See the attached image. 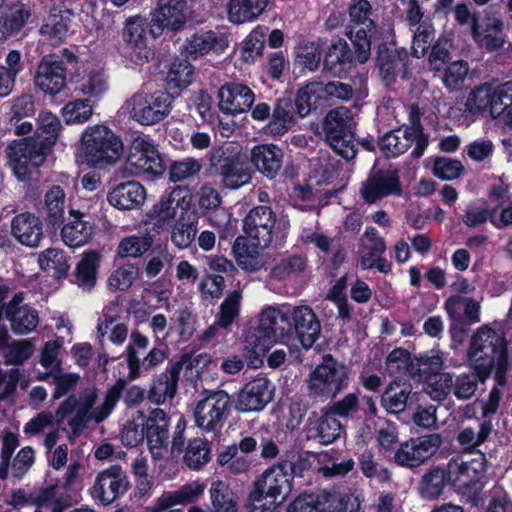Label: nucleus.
<instances>
[{"label":"nucleus","instance_id":"ddd939ff","mask_svg":"<svg viewBox=\"0 0 512 512\" xmlns=\"http://www.w3.org/2000/svg\"><path fill=\"white\" fill-rule=\"evenodd\" d=\"M417 112L412 107L411 118ZM414 145L411 152L415 158L420 157L428 146V137L423 133L421 126L412 119V125L402 127L386 133L379 142L380 150L387 157H397L403 154L410 146Z\"/></svg>","mask_w":512,"mask_h":512},{"label":"nucleus","instance_id":"6ab92c4d","mask_svg":"<svg viewBox=\"0 0 512 512\" xmlns=\"http://www.w3.org/2000/svg\"><path fill=\"white\" fill-rule=\"evenodd\" d=\"M441 442L439 434L412 438L401 444L395 452V462L405 467H418L436 453Z\"/></svg>","mask_w":512,"mask_h":512},{"label":"nucleus","instance_id":"c03bdc74","mask_svg":"<svg viewBox=\"0 0 512 512\" xmlns=\"http://www.w3.org/2000/svg\"><path fill=\"white\" fill-rule=\"evenodd\" d=\"M181 367V362H178L173 365L168 372L161 373L153 381V384L149 390V399L152 402L156 404H162L167 399L174 397Z\"/></svg>","mask_w":512,"mask_h":512},{"label":"nucleus","instance_id":"4468645a","mask_svg":"<svg viewBox=\"0 0 512 512\" xmlns=\"http://www.w3.org/2000/svg\"><path fill=\"white\" fill-rule=\"evenodd\" d=\"M288 226V220H276L270 207L258 206L246 216L243 228L253 245L266 248L271 244L273 237L280 231H285Z\"/></svg>","mask_w":512,"mask_h":512},{"label":"nucleus","instance_id":"79ce46f5","mask_svg":"<svg viewBox=\"0 0 512 512\" xmlns=\"http://www.w3.org/2000/svg\"><path fill=\"white\" fill-rule=\"evenodd\" d=\"M503 26V21L499 18L487 17L474 27L472 37L480 46L489 51H495L504 44Z\"/></svg>","mask_w":512,"mask_h":512},{"label":"nucleus","instance_id":"dca6fc26","mask_svg":"<svg viewBox=\"0 0 512 512\" xmlns=\"http://www.w3.org/2000/svg\"><path fill=\"white\" fill-rule=\"evenodd\" d=\"M230 396L225 391H215L200 400L194 409L195 424L202 431L218 432L224 425Z\"/></svg>","mask_w":512,"mask_h":512},{"label":"nucleus","instance_id":"7ed1b4c3","mask_svg":"<svg viewBox=\"0 0 512 512\" xmlns=\"http://www.w3.org/2000/svg\"><path fill=\"white\" fill-rule=\"evenodd\" d=\"M36 139L13 142L8 148V163L16 178L26 181L30 176V165L38 167L44 163L46 151L55 144L61 122L49 112H40L37 118Z\"/></svg>","mask_w":512,"mask_h":512},{"label":"nucleus","instance_id":"6e6d98bb","mask_svg":"<svg viewBox=\"0 0 512 512\" xmlns=\"http://www.w3.org/2000/svg\"><path fill=\"white\" fill-rule=\"evenodd\" d=\"M99 259L100 255L96 251L83 253L76 267V280L80 287L90 289L95 285Z\"/></svg>","mask_w":512,"mask_h":512},{"label":"nucleus","instance_id":"b1692460","mask_svg":"<svg viewBox=\"0 0 512 512\" xmlns=\"http://www.w3.org/2000/svg\"><path fill=\"white\" fill-rule=\"evenodd\" d=\"M128 485L125 472L119 466H112L98 474L91 495L94 499L109 504L124 494Z\"/></svg>","mask_w":512,"mask_h":512},{"label":"nucleus","instance_id":"72a5a7b5","mask_svg":"<svg viewBox=\"0 0 512 512\" xmlns=\"http://www.w3.org/2000/svg\"><path fill=\"white\" fill-rule=\"evenodd\" d=\"M342 426L329 410L321 411L320 415L313 414L308 419V435L317 439L321 444L328 445L340 437Z\"/></svg>","mask_w":512,"mask_h":512},{"label":"nucleus","instance_id":"e433bc0d","mask_svg":"<svg viewBox=\"0 0 512 512\" xmlns=\"http://www.w3.org/2000/svg\"><path fill=\"white\" fill-rule=\"evenodd\" d=\"M21 300L19 295H15L9 302L6 308V318L15 333L28 334L38 325V312L28 305H20Z\"/></svg>","mask_w":512,"mask_h":512},{"label":"nucleus","instance_id":"8fccbe9b","mask_svg":"<svg viewBox=\"0 0 512 512\" xmlns=\"http://www.w3.org/2000/svg\"><path fill=\"white\" fill-rule=\"evenodd\" d=\"M265 248L253 245L252 241L247 245L237 240L233 246V253L237 264L247 271L260 270L266 264L263 253Z\"/></svg>","mask_w":512,"mask_h":512},{"label":"nucleus","instance_id":"a211bd4d","mask_svg":"<svg viewBox=\"0 0 512 512\" xmlns=\"http://www.w3.org/2000/svg\"><path fill=\"white\" fill-rule=\"evenodd\" d=\"M228 148L218 147L210 154L211 167L215 168L221 184L228 189H238L251 179L248 167L239 157L226 156Z\"/></svg>","mask_w":512,"mask_h":512},{"label":"nucleus","instance_id":"0e129e2a","mask_svg":"<svg viewBox=\"0 0 512 512\" xmlns=\"http://www.w3.org/2000/svg\"><path fill=\"white\" fill-rule=\"evenodd\" d=\"M210 460V445L207 440L195 438L189 441L185 454V464L193 470H198Z\"/></svg>","mask_w":512,"mask_h":512},{"label":"nucleus","instance_id":"09e8293b","mask_svg":"<svg viewBox=\"0 0 512 512\" xmlns=\"http://www.w3.org/2000/svg\"><path fill=\"white\" fill-rule=\"evenodd\" d=\"M66 194L58 185L52 186L44 196V213L47 223L60 226L65 220Z\"/></svg>","mask_w":512,"mask_h":512},{"label":"nucleus","instance_id":"2eb2a0df","mask_svg":"<svg viewBox=\"0 0 512 512\" xmlns=\"http://www.w3.org/2000/svg\"><path fill=\"white\" fill-rule=\"evenodd\" d=\"M192 196L186 188H174L168 195H163L148 212V217L157 233L167 230L182 212L191 208Z\"/></svg>","mask_w":512,"mask_h":512},{"label":"nucleus","instance_id":"cd10ccee","mask_svg":"<svg viewBox=\"0 0 512 512\" xmlns=\"http://www.w3.org/2000/svg\"><path fill=\"white\" fill-rule=\"evenodd\" d=\"M75 91L99 100L108 90L104 71L91 62L83 63L71 78Z\"/></svg>","mask_w":512,"mask_h":512},{"label":"nucleus","instance_id":"052dcab7","mask_svg":"<svg viewBox=\"0 0 512 512\" xmlns=\"http://www.w3.org/2000/svg\"><path fill=\"white\" fill-rule=\"evenodd\" d=\"M488 377H484L479 371L461 373L453 376L452 394L458 400H468L476 392L478 383L484 382Z\"/></svg>","mask_w":512,"mask_h":512},{"label":"nucleus","instance_id":"e2e57ef3","mask_svg":"<svg viewBox=\"0 0 512 512\" xmlns=\"http://www.w3.org/2000/svg\"><path fill=\"white\" fill-rule=\"evenodd\" d=\"M447 478L448 474L446 475L445 470L439 467L424 474L419 484L421 496L425 499L439 497L443 492Z\"/></svg>","mask_w":512,"mask_h":512},{"label":"nucleus","instance_id":"58836bf2","mask_svg":"<svg viewBox=\"0 0 512 512\" xmlns=\"http://www.w3.org/2000/svg\"><path fill=\"white\" fill-rule=\"evenodd\" d=\"M228 46L224 35L214 31H201L187 39L185 52L192 58L203 56L210 51L222 52Z\"/></svg>","mask_w":512,"mask_h":512},{"label":"nucleus","instance_id":"f03ea898","mask_svg":"<svg viewBox=\"0 0 512 512\" xmlns=\"http://www.w3.org/2000/svg\"><path fill=\"white\" fill-rule=\"evenodd\" d=\"M467 361L475 371L489 377L495 370V380L499 386L507 383L508 341L496 323L484 324L477 328L470 338Z\"/></svg>","mask_w":512,"mask_h":512},{"label":"nucleus","instance_id":"3c124183","mask_svg":"<svg viewBox=\"0 0 512 512\" xmlns=\"http://www.w3.org/2000/svg\"><path fill=\"white\" fill-rule=\"evenodd\" d=\"M322 101H325L323 83L319 81H312L300 88L297 93L295 100L297 113L300 117H305Z\"/></svg>","mask_w":512,"mask_h":512},{"label":"nucleus","instance_id":"423d86ee","mask_svg":"<svg viewBox=\"0 0 512 512\" xmlns=\"http://www.w3.org/2000/svg\"><path fill=\"white\" fill-rule=\"evenodd\" d=\"M287 321L288 306L283 308L269 306L262 310L258 326L249 329L244 336V352L252 364L286 334L283 324H287Z\"/></svg>","mask_w":512,"mask_h":512},{"label":"nucleus","instance_id":"de8ad7c7","mask_svg":"<svg viewBox=\"0 0 512 512\" xmlns=\"http://www.w3.org/2000/svg\"><path fill=\"white\" fill-rule=\"evenodd\" d=\"M411 391V384L407 381L395 380L391 382L382 395V406L388 413L404 411Z\"/></svg>","mask_w":512,"mask_h":512},{"label":"nucleus","instance_id":"bb28decb","mask_svg":"<svg viewBox=\"0 0 512 512\" xmlns=\"http://www.w3.org/2000/svg\"><path fill=\"white\" fill-rule=\"evenodd\" d=\"M219 109L228 115H237L251 109L255 94L247 85L229 82L221 86L218 92Z\"/></svg>","mask_w":512,"mask_h":512},{"label":"nucleus","instance_id":"f257e3e1","mask_svg":"<svg viewBox=\"0 0 512 512\" xmlns=\"http://www.w3.org/2000/svg\"><path fill=\"white\" fill-rule=\"evenodd\" d=\"M124 385L125 381L119 379L101 398L98 397L96 388H87L79 394L68 396L56 410L57 422L67 420L74 435L82 432L89 422H103L116 406Z\"/></svg>","mask_w":512,"mask_h":512},{"label":"nucleus","instance_id":"f3484780","mask_svg":"<svg viewBox=\"0 0 512 512\" xmlns=\"http://www.w3.org/2000/svg\"><path fill=\"white\" fill-rule=\"evenodd\" d=\"M126 163L134 174L160 176L166 168L155 143L141 136L131 142Z\"/></svg>","mask_w":512,"mask_h":512},{"label":"nucleus","instance_id":"a18cd8bd","mask_svg":"<svg viewBox=\"0 0 512 512\" xmlns=\"http://www.w3.org/2000/svg\"><path fill=\"white\" fill-rule=\"evenodd\" d=\"M171 242L179 249L188 248L197 233V218L193 211L182 212L180 219L171 226Z\"/></svg>","mask_w":512,"mask_h":512},{"label":"nucleus","instance_id":"412c9836","mask_svg":"<svg viewBox=\"0 0 512 512\" xmlns=\"http://www.w3.org/2000/svg\"><path fill=\"white\" fill-rule=\"evenodd\" d=\"M274 390V385L269 379L257 377L239 391L235 408L240 412H259L272 401Z\"/></svg>","mask_w":512,"mask_h":512},{"label":"nucleus","instance_id":"f8f14e48","mask_svg":"<svg viewBox=\"0 0 512 512\" xmlns=\"http://www.w3.org/2000/svg\"><path fill=\"white\" fill-rule=\"evenodd\" d=\"M146 29L147 22L140 16L131 17L126 21L122 31V58L126 68L136 69L152 58L153 51L147 44Z\"/></svg>","mask_w":512,"mask_h":512},{"label":"nucleus","instance_id":"f704fd0d","mask_svg":"<svg viewBox=\"0 0 512 512\" xmlns=\"http://www.w3.org/2000/svg\"><path fill=\"white\" fill-rule=\"evenodd\" d=\"M146 199V190L135 181L117 185L107 195L108 202L121 210H131L140 207Z\"/></svg>","mask_w":512,"mask_h":512},{"label":"nucleus","instance_id":"a19ab883","mask_svg":"<svg viewBox=\"0 0 512 512\" xmlns=\"http://www.w3.org/2000/svg\"><path fill=\"white\" fill-rule=\"evenodd\" d=\"M270 0H228L226 14L229 22L244 24L256 21L266 10Z\"/></svg>","mask_w":512,"mask_h":512},{"label":"nucleus","instance_id":"7c9ffc66","mask_svg":"<svg viewBox=\"0 0 512 512\" xmlns=\"http://www.w3.org/2000/svg\"><path fill=\"white\" fill-rule=\"evenodd\" d=\"M35 84L46 94L60 93L66 87V70L63 62L43 58L37 68Z\"/></svg>","mask_w":512,"mask_h":512},{"label":"nucleus","instance_id":"c9c22d12","mask_svg":"<svg viewBox=\"0 0 512 512\" xmlns=\"http://www.w3.org/2000/svg\"><path fill=\"white\" fill-rule=\"evenodd\" d=\"M250 160L260 173L273 178L282 167L283 151L273 144L256 145L251 149Z\"/></svg>","mask_w":512,"mask_h":512},{"label":"nucleus","instance_id":"ea45409f","mask_svg":"<svg viewBox=\"0 0 512 512\" xmlns=\"http://www.w3.org/2000/svg\"><path fill=\"white\" fill-rule=\"evenodd\" d=\"M7 1L0 0V44L18 34L26 24L30 11L24 4H16L6 12Z\"/></svg>","mask_w":512,"mask_h":512},{"label":"nucleus","instance_id":"864d4df0","mask_svg":"<svg viewBox=\"0 0 512 512\" xmlns=\"http://www.w3.org/2000/svg\"><path fill=\"white\" fill-rule=\"evenodd\" d=\"M443 365L444 360L439 351L431 350L415 358L414 365L411 366V375L423 382L428 376L441 373Z\"/></svg>","mask_w":512,"mask_h":512},{"label":"nucleus","instance_id":"9b49d317","mask_svg":"<svg viewBox=\"0 0 512 512\" xmlns=\"http://www.w3.org/2000/svg\"><path fill=\"white\" fill-rule=\"evenodd\" d=\"M349 369L332 356L324 357L309 377V391L316 397H335L348 385Z\"/></svg>","mask_w":512,"mask_h":512},{"label":"nucleus","instance_id":"338daca9","mask_svg":"<svg viewBox=\"0 0 512 512\" xmlns=\"http://www.w3.org/2000/svg\"><path fill=\"white\" fill-rule=\"evenodd\" d=\"M153 244L149 234L131 235L123 238L117 248L120 257L136 258L147 252Z\"/></svg>","mask_w":512,"mask_h":512},{"label":"nucleus","instance_id":"9d476101","mask_svg":"<svg viewBox=\"0 0 512 512\" xmlns=\"http://www.w3.org/2000/svg\"><path fill=\"white\" fill-rule=\"evenodd\" d=\"M353 127V117L346 107L331 110L324 119L327 143L338 155L347 160L356 155Z\"/></svg>","mask_w":512,"mask_h":512},{"label":"nucleus","instance_id":"2f4dec72","mask_svg":"<svg viewBox=\"0 0 512 512\" xmlns=\"http://www.w3.org/2000/svg\"><path fill=\"white\" fill-rule=\"evenodd\" d=\"M11 233L22 245L31 248L37 247L43 236L42 223L32 213H20L12 219Z\"/></svg>","mask_w":512,"mask_h":512},{"label":"nucleus","instance_id":"69168bd1","mask_svg":"<svg viewBox=\"0 0 512 512\" xmlns=\"http://www.w3.org/2000/svg\"><path fill=\"white\" fill-rule=\"evenodd\" d=\"M377 62L379 73L386 84L392 82L397 72L404 66L401 55L396 50L387 48L379 49Z\"/></svg>","mask_w":512,"mask_h":512},{"label":"nucleus","instance_id":"aec40b11","mask_svg":"<svg viewBox=\"0 0 512 512\" xmlns=\"http://www.w3.org/2000/svg\"><path fill=\"white\" fill-rule=\"evenodd\" d=\"M186 21L185 0H159L152 13L150 34L158 37L167 29L179 30Z\"/></svg>","mask_w":512,"mask_h":512},{"label":"nucleus","instance_id":"680f3d73","mask_svg":"<svg viewBox=\"0 0 512 512\" xmlns=\"http://www.w3.org/2000/svg\"><path fill=\"white\" fill-rule=\"evenodd\" d=\"M241 300V292L234 290L228 293L219 307L215 322L217 327L226 329L232 325L240 313Z\"/></svg>","mask_w":512,"mask_h":512},{"label":"nucleus","instance_id":"49530a36","mask_svg":"<svg viewBox=\"0 0 512 512\" xmlns=\"http://www.w3.org/2000/svg\"><path fill=\"white\" fill-rule=\"evenodd\" d=\"M210 512H238V497L223 481L212 482L209 488Z\"/></svg>","mask_w":512,"mask_h":512},{"label":"nucleus","instance_id":"20e7f679","mask_svg":"<svg viewBox=\"0 0 512 512\" xmlns=\"http://www.w3.org/2000/svg\"><path fill=\"white\" fill-rule=\"evenodd\" d=\"M292 481L293 476L285 464L266 469L249 492L248 512H274L291 493Z\"/></svg>","mask_w":512,"mask_h":512},{"label":"nucleus","instance_id":"6e6552de","mask_svg":"<svg viewBox=\"0 0 512 512\" xmlns=\"http://www.w3.org/2000/svg\"><path fill=\"white\" fill-rule=\"evenodd\" d=\"M131 119L140 125L152 126L163 121L173 108V97L165 91L133 94L125 104Z\"/></svg>","mask_w":512,"mask_h":512},{"label":"nucleus","instance_id":"4be33fe9","mask_svg":"<svg viewBox=\"0 0 512 512\" xmlns=\"http://www.w3.org/2000/svg\"><path fill=\"white\" fill-rule=\"evenodd\" d=\"M287 325L293 327L301 346L307 350L313 346L321 332L320 322L307 305L288 306Z\"/></svg>","mask_w":512,"mask_h":512},{"label":"nucleus","instance_id":"5701e85b","mask_svg":"<svg viewBox=\"0 0 512 512\" xmlns=\"http://www.w3.org/2000/svg\"><path fill=\"white\" fill-rule=\"evenodd\" d=\"M486 460L484 454H477L471 460H453L448 465V480L459 491L466 492L484 476Z\"/></svg>","mask_w":512,"mask_h":512},{"label":"nucleus","instance_id":"4d7b16f0","mask_svg":"<svg viewBox=\"0 0 512 512\" xmlns=\"http://www.w3.org/2000/svg\"><path fill=\"white\" fill-rule=\"evenodd\" d=\"M194 69L186 60H176L167 72L165 81L169 89L183 90L193 82Z\"/></svg>","mask_w":512,"mask_h":512},{"label":"nucleus","instance_id":"393cba45","mask_svg":"<svg viewBox=\"0 0 512 512\" xmlns=\"http://www.w3.org/2000/svg\"><path fill=\"white\" fill-rule=\"evenodd\" d=\"M344 500L336 490L301 494L287 506L286 512H337L343 509Z\"/></svg>","mask_w":512,"mask_h":512},{"label":"nucleus","instance_id":"0eeeda50","mask_svg":"<svg viewBox=\"0 0 512 512\" xmlns=\"http://www.w3.org/2000/svg\"><path fill=\"white\" fill-rule=\"evenodd\" d=\"M470 114H480L486 110L512 133V81L493 86L484 84L471 91L465 102Z\"/></svg>","mask_w":512,"mask_h":512},{"label":"nucleus","instance_id":"1a4fd4ad","mask_svg":"<svg viewBox=\"0 0 512 512\" xmlns=\"http://www.w3.org/2000/svg\"><path fill=\"white\" fill-rule=\"evenodd\" d=\"M348 14V36L355 47L356 59L365 63L370 56L371 36L375 30L373 8L368 0H352Z\"/></svg>","mask_w":512,"mask_h":512},{"label":"nucleus","instance_id":"c85d7f7f","mask_svg":"<svg viewBox=\"0 0 512 512\" xmlns=\"http://www.w3.org/2000/svg\"><path fill=\"white\" fill-rule=\"evenodd\" d=\"M205 488V483L200 480L189 481L175 490L161 494L153 505L147 508V511L163 512L178 505L194 503L203 496Z\"/></svg>","mask_w":512,"mask_h":512},{"label":"nucleus","instance_id":"5fc2aeb1","mask_svg":"<svg viewBox=\"0 0 512 512\" xmlns=\"http://www.w3.org/2000/svg\"><path fill=\"white\" fill-rule=\"evenodd\" d=\"M126 353L129 368L128 378L130 380H134L139 376V370L141 367L145 370H149L161 364L166 357L165 352L156 347L152 348L142 361H140L136 356L135 350L132 346H127Z\"/></svg>","mask_w":512,"mask_h":512},{"label":"nucleus","instance_id":"37998d69","mask_svg":"<svg viewBox=\"0 0 512 512\" xmlns=\"http://www.w3.org/2000/svg\"><path fill=\"white\" fill-rule=\"evenodd\" d=\"M115 309L116 306L114 305L105 307L103 309L102 318L98 321L97 338L101 345H103L106 335H108L109 341L114 345H122L127 339V325L124 323H115Z\"/></svg>","mask_w":512,"mask_h":512},{"label":"nucleus","instance_id":"39448f33","mask_svg":"<svg viewBox=\"0 0 512 512\" xmlns=\"http://www.w3.org/2000/svg\"><path fill=\"white\" fill-rule=\"evenodd\" d=\"M123 154L121 139L105 125L87 126L82 132L77 158L89 167L103 168Z\"/></svg>","mask_w":512,"mask_h":512},{"label":"nucleus","instance_id":"473e14b6","mask_svg":"<svg viewBox=\"0 0 512 512\" xmlns=\"http://www.w3.org/2000/svg\"><path fill=\"white\" fill-rule=\"evenodd\" d=\"M398 177L391 171H379L367 179L361 188V194L368 203H374L382 197L399 194Z\"/></svg>","mask_w":512,"mask_h":512},{"label":"nucleus","instance_id":"603ef678","mask_svg":"<svg viewBox=\"0 0 512 512\" xmlns=\"http://www.w3.org/2000/svg\"><path fill=\"white\" fill-rule=\"evenodd\" d=\"M38 264L41 270L52 274L55 278L65 276L70 268L65 252L58 248H47L40 252Z\"/></svg>","mask_w":512,"mask_h":512},{"label":"nucleus","instance_id":"13d9d810","mask_svg":"<svg viewBox=\"0 0 512 512\" xmlns=\"http://www.w3.org/2000/svg\"><path fill=\"white\" fill-rule=\"evenodd\" d=\"M294 124V117L287 100H278L274 108L272 119L266 127V132L277 136L285 134Z\"/></svg>","mask_w":512,"mask_h":512},{"label":"nucleus","instance_id":"a878e982","mask_svg":"<svg viewBox=\"0 0 512 512\" xmlns=\"http://www.w3.org/2000/svg\"><path fill=\"white\" fill-rule=\"evenodd\" d=\"M95 223L84 212L70 207L68 219L61 229L62 241L69 247L78 248L87 244L93 237Z\"/></svg>","mask_w":512,"mask_h":512},{"label":"nucleus","instance_id":"4c0bfd02","mask_svg":"<svg viewBox=\"0 0 512 512\" xmlns=\"http://www.w3.org/2000/svg\"><path fill=\"white\" fill-rule=\"evenodd\" d=\"M71 17L69 9H52L40 28L42 39L52 46L63 42L68 35Z\"/></svg>","mask_w":512,"mask_h":512},{"label":"nucleus","instance_id":"774afa93","mask_svg":"<svg viewBox=\"0 0 512 512\" xmlns=\"http://www.w3.org/2000/svg\"><path fill=\"white\" fill-rule=\"evenodd\" d=\"M349 59V48L345 41L339 39L334 41L324 58V68L334 75L344 72V65Z\"/></svg>","mask_w":512,"mask_h":512},{"label":"nucleus","instance_id":"c756f323","mask_svg":"<svg viewBox=\"0 0 512 512\" xmlns=\"http://www.w3.org/2000/svg\"><path fill=\"white\" fill-rule=\"evenodd\" d=\"M146 439L152 457L160 460L167 453L168 420L159 408L152 410L145 423Z\"/></svg>","mask_w":512,"mask_h":512},{"label":"nucleus","instance_id":"bf43d9fd","mask_svg":"<svg viewBox=\"0 0 512 512\" xmlns=\"http://www.w3.org/2000/svg\"><path fill=\"white\" fill-rule=\"evenodd\" d=\"M424 391L434 401H443L452 393L453 375L447 372L436 373L428 376L423 381Z\"/></svg>","mask_w":512,"mask_h":512}]
</instances>
